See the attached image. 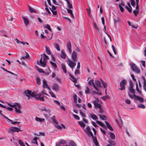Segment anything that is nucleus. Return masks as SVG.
<instances>
[{"label": "nucleus", "instance_id": "1", "mask_svg": "<svg viewBox=\"0 0 146 146\" xmlns=\"http://www.w3.org/2000/svg\"><path fill=\"white\" fill-rule=\"evenodd\" d=\"M86 133L88 135H91L93 138V141L96 146H100L97 139L96 137H94L93 133L90 131V127H86L84 130Z\"/></svg>", "mask_w": 146, "mask_h": 146}, {"label": "nucleus", "instance_id": "2", "mask_svg": "<svg viewBox=\"0 0 146 146\" xmlns=\"http://www.w3.org/2000/svg\"><path fill=\"white\" fill-rule=\"evenodd\" d=\"M11 107L14 108L15 109V111L17 113H22L21 109L22 108V106L17 103H15L13 104H8Z\"/></svg>", "mask_w": 146, "mask_h": 146}, {"label": "nucleus", "instance_id": "3", "mask_svg": "<svg viewBox=\"0 0 146 146\" xmlns=\"http://www.w3.org/2000/svg\"><path fill=\"white\" fill-rule=\"evenodd\" d=\"M44 56H43L42 55H41V58L39 60V62H38V64L41 65L43 67H45L46 65V59H48L49 58L48 56L45 54H43Z\"/></svg>", "mask_w": 146, "mask_h": 146}, {"label": "nucleus", "instance_id": "4", "mask_svg": "<svg viewBox=\"0 0 146 146\" xmlns=\"http://www.w3.org/2000/svg\"><path fill=\"white\" fill-rule=\"evenodd\" d=\"M129 91L128 94L129 97L133 99L136 96L135 94V90L133 88L132 85L130 84L129 87L128 89Z\"/></svg>", "mask_w": 146, "mask_h": 146}, {"label": "nucleus", "instance_id": "5", "mask_svg": "<svg viewBox=\"0 0 146 146\" xmlns=\"http://www.w3.org/2000/svg\"><path fill=\"white\" fill-rule=\"evenodd\" d=\"M133 70L137 73H139L140 72L139 68H138L136 65L134 63H131L130 64Z\"/></svg>", "mask_w": 146, "mask_h": 146}, {"label": "nucleus", "instance_id": "6", "mask_svg": "<svg viewBox=\"0 0 146 146\" xmlns=\"http://www.w3.org/2000/svg\"><path fill=\"white\" fill-rule=\"evenodd\" d=\"M67 61L69 66L72 69V70H73V69L76 65V63L72 61L70 59H68Z\"/></svg>", "mask_w": 146, "mask_h": 146}, {"label": "nucleus", "instance_id": "7", "mask_svg": "<svg viewBox=\"0 0 146 146\" xmlns=\"http://www.w3.org/2000/svg\"><path fill=\"white\" fill-rule=\"evenodd\" d=\"M22 131V130H21L18 128L13 127H12L11 129H9V132L11 133L15 132H18L19 131Z\"/></svg>", "mask_w": 146, "mask_h": 146}, {"label": "nucleus", "instance_id": "8", "mask_svg": "<svg viewBox=\"0 0 146 146\" xmlns=\"http://www.w3.org/2000/svg\"><path fill=\"white\" fill-rule=\"evenodd\" d=\"M126 81L125 80H123L120 83V85L121 87L120 90H123L125 89V86L126 85Z\"/></svg>", "mask_w": 146, "mask_h": 146}, {"label": "nucleus", "instance_id": "9", "mask_svg": "<svg viewBox=\"0 0 146 146\" xmlns=\"http://www.w3.org/2000/svg\"><path fill=\"white\" fill-rule=\"evenodd\" d=\"M25 93L26 96L28 97V99H29L30 96L33 97L35 95V94H34V92L31 93V91L28 90L25 91Z\"/></svg>", "mask_w": 146, "mask_h": 146}, {"label": "nucleus", "instance_id": "10", "mask_svg": "<svg viewBox=\"0 0 146 146\" xmlns=\"http://www.w3.org/2000/svg\"><path fill=\"white\" fill-rule=\"evenodd\" d=\"M88 84L91 86H93L94 88H95V90L97 91H99V90L97 87L95 86V85L94 83V80L93 79H92L89 81L88 82Z\"/></svg>", "mask_w": 146, "mask_h": 146}, {"label": "nucleus", "instance_id": "11", "mask_svg": "<svg viewBox=\"0 0 146 146\" xmlns=\"http://www.w3.org/2000/svg\"><path fill=\"white\" fill-rule=\"evenodd\" d=\"M66 46L67 48L69 51V54H71L72 52V45L70 42L69 41L66 44Z\"/></svg>", "mask_w": 146, "mask_h": 146}, {"label": "nucleus", "instance_id": "12", "mask_svg": "<svg viewBox=\"0 0 146 146\" xmlns=\"http://www.w3.org/2000/svg\"><path fill=\"white\" fill-rule=\"evenodd\" d=\"M43 87L44 88H46L49 91L51 90V89L49 87L48 85L47 84V81L45 80H43Z\"/></svg>", "mask_w": 146, "mask_h": 146}, {"label": "nucleus", "instance_id": "13", "mask_svg": "<svg viewBox=\"0 0 146 146\" xmlns=\"http://www.w3.org/2000/svg\"><path fill=\"white\" fill-rule=\"evenodd\" d=\"M1 115H2V116H3L4 117L5 119H6V120H7V121H11V123L13 124H14L15 123H19L20 122H17V121H14L13 122V121H12V120L9 119V118H8L7 117H6V116H5L2 113H1Z\"/></svg>", "mask_w": 146, "mask_h": 146}, {"label": "nucleus", "instance_id": "14", "mask_svg": "<svg viewBox=\"0 0 146 146\" xmlns=\"http://www.w3.org/2000/svg\"><path fill=\"white\" fill-rule=\"evenodd\" d=\"M52 89L56 91H58L59 89V87L58 85L56 84H54L52 86Z\"/></svg>", "mask_w": 146, "mask_h": 146}, {"label": "nucleus", "instance_id": "15", "mask_svg": "<svg viewBox=\"0 0 146 146\" xmlns=\"http://www.w3.org/2000/svg\"><path fill=\"white\" fill-rule=\"evenodd\" d=\"M77 56V53L75 51H74L72 54V60L74 61H76Z\"/></svg>", "mask_w": 146, "mask_h": 146}, {"label": "nucleus", "instance_id": "16", "mask_svg": "<svg viewBox=\"0 0 146 146\" xmlns=\"http://www.w3.org/2000/svg\"><path fill=\"white\" fill-rule=\"evenodd\" d=\"M40 110L41 111H44L48 113H50L51 112L50 109L48 108H46L45 106L42 107L40 109Z\"/></svg>", "mask_w": 146, "mask_h": 146}, {"label": "nucleus", "instance_id": "17", "mask_svg": "<svg viewBox=\"0 0 146 146\" xmlns=\"http://www.w3.org/2000/svg\"><path fill=\"white\" fill-rule=\"evenodd\" d=\"M22 18H23L24 24L25 26H27L29 24V21L28 19L25 17L24 16H23L22 17Z\"/></svg>", "mask_w": 146, "mask_h": 146}, {"label": "nucleus", "instance_id": "18", "mask_svg": "<svg viewBox=\"0 0 146 146\" xmlns=\"http://www.w3.org/2000/svg\"><path fill=\"white\" fill-rule=\"evenodd\" d=\"M134 99L135 100H138L139 102L141 103H143L144 101L143 99V98L138 97L136 96H135L134 97Z\"/></svg>", "mask_w": 146, "mask_h": 146}, {"label": "nucleus", "instance_id": "19", "mask_svg": "<svg viewBox=\"0 0 146 146\" xmlns=\"http://www.w3.org/2000/svg\"><path fill=\"white\" fill-rule=\"evenodd\" d=\"M35 119L36 121L40 122H42L45 120L44 118H41L36 116L35 117Z\"/></svg>", "mask_w": 146, "mask_h": 146}, {"label": "nucleus", "instance_id": "20", "mask_svg": "<svg viewBox=\"0 0 146 146\" xmlns=\"http://www.w3.org/2000/svg\"><path fill=\"white\" fill-rule=\"evenodd\" d=\"M85 92L86 94H90L91 92V90L90 88L88 86H87L85 90Z\"/></svg>", "mask_w": 146, "mask_h": 146}, {"label": "nucleus", "instance_id": "21", "mask_svg": "<svg viewBox=\"0 0 146 146\" xmlns=\"http://www.w3.org/2000/svg\"><path fill=\"white\" fill-rule=\"evenodd\" d=\"M119 6L121 11L122 12H123L124 11V9L123 7H125L124 4L123 3H120L119 5Z\"/></svg>", "mask_w": 146, "mask_h": 146}, {"label": "nucleus", "instance_id": "22", "mask_svg": "<svg viewBox=\"0 0 146 146\" xmlns=\"http://www.w3.org/2000/svg\"><path fill=\"white\" fill-rule=\"evenodd\" d=\"M60 57L61 58L63 59H65L66 58V55L64 52V50H62L61 51V55Z\"/></svg>", "mask_w": 146, "mask_h": 146}, {"label": "nucleus", "instance_id": "23", "mask_svg": "<svg viewBox=\"0 0 146 146\" xmlns=\"http://www.w3.org/2000/svg\"><path fill=\"white\" fill-rule=\"evenodd\" d=\"M127 5L129 7H128L127 5H126L125 6V8L126 9L129 13H130L131 11L132 8L129 3H128Z\"/></svg>", "mask_w": 146, "mask_h": 146}, {"label": "nucleus", "instance_id": "24", "mask_svg": "<svg viewBox=\"0 0 146 146\" xmlns=\"http://www.w3.org/2000/svg\"><path fill=\"white\" fill-rule=\"evenodd\" d=\"M34 94H35V95L33 96V97H35V98L37 99H38L39 98H40V96H41V93H39L38 94L36 95V93L35 92H34Z\"/></svg>", "mask_w": 146, "mask_h": 146}, {"label": "nucleus", "instance_id": "25", "mask_svg": "<svg viewBox=\"0 0 146 146\" xmlns=\"http://www.w3.org/2000/svg\"><path fill=\"white\" fill-rule=\"evenodd\" d=\"M101 81L102 82V84L104 88H105V92L106 94V91L107 90V83L103 81L101 79Z\"/></svg>", "mask_w": 146, "mask_h": 146}, {"label": "nucleus", "instance_id": "26", "mask_svg": "<svg viewBox=\"0 0 146 146\" xmlns=\"http://www.w3.org/2000/svg\"><path fill=\"white\" fill-rule=\"evenodd\" d=\"M95 29L99 32H100V29L98 26V24L95 22H94L93 23Z\"/></svg>", "mask_w": 146, "mask_h": 146}, {"label": "nucleus", "instance_id": "27", "mask_svg": "<svg viewBox=\"0 0 146 146\" xmlns=\"http://www.w3.org/2000/svg\"><path fill=\"white\" fill-rule=\"evenodd\" d=\"M94 84L97 87H100L101 86V82L98 80H96L95 81Z\"/></svg>", "mask_w": 146, "mask_h": 146}, {"label": "nucleus", "instance_id": "28", "mask_svg": "<svg viewBox=\"0 0 146 146\" xmlns=\"http://www.w3.org/2000/svg\"><path fill=\"white\" fill-rule=\"evenodd\" d=\"M61 66L64 72L65 73H66L67 72V71L66 69V66L64 64L62 63L61 64Z\"/></svg>", "mask_w": 146, "mask_h": 146}, {"label": "nucleus", "instance_id": "29", "mask_svg": "<svg viewBox=\"0 0 146 146\" xmlns=\"http://www.w3.org/2000/svg\"><path fill=\"white\" fill-rule=\"evenodd\" d=\"M110 137L112 139H115V134L111 132L109 133Z\"/></svg>", "mask_w": 146, "mask_h": 146}, {"label": "nucleus", "instance_id": "30", "mask_svg": "<svg viewBox=\"0 0 146 146\" xmlns=\"http://www.w3.org/2000/svg\"><path fill=\"white\" fill-rule=\"evenodd\" d=\"M105 122L106 125L107 127L111 131H113V129L107 121H105Z\"/></svg>", "mask_w": 146, "mask_h": 146}, {"label": "nucleus", "instance_id": "31", "mask_svg": "<svg viewBox=\"0 0 146 146\" xmlns=\"http://www.w3.org/2000/svg\"><path fill=\"white\" fill-rule=\"evenodd\" d=\"M91 117L93 119L96 120H97L98 118L97 116L94 113H92L90 115Z\"/></svg>", "mask_w": 146, "mask_h": 146}, {"label": "nucleus", "instance_id": "32", "mask_svg": "<svg viewBox=\"0 0 146 146\" xmlns=\"http://www.w3.org/2000/svg\"><path fill=\"white\" fill-rule=\"evenodd\" d=\"M44 29H47L49 30L51 32H52V30L50 28V26L48 24L45 25L44 26Z\"/></svg>", "mask_w": 146, "mask_h": 146}, {"label": "nucleus", "instance_id": "33", "mask_svg": "<svg viewBox=\"0 0 146 146\" xmlns=\"http://www.w3.org/2000/svg\"><path fill=\"white\" fill-rule=\"evenodd\" d=\"M45 50L47 54L48 55H50L51 54V53L49 48L46 46H45Z\"/></svg>", "mask_w": 146, "mask_h": 146}, {"label": "nucleus", "instance_id": "34", "mask_svg": "<svg viewBox=\"0 0 146 146\" xmlns=\"http://www.w3.org/2000/svg\"><path fill=\"white\" fill-rule=\"evenodd\" d=\"M69 76L71 77V80L74 82H75L76 81V79L72 76L71 75V74H70L69 72H68Z\"/></svg>", "mask_w": 146, "mask_h": 146}, {"label": "nucleus", "instance_id": "35", "mask_svg": "<svg viewBox=\"0 0 146 146\" xmlns=\"http://www.w3.org/2000/svg\"><path fill=\"white\" fill-rule=\"evenodd\" d=\"M139 8H137V6H136V9L133 11V13L135 16H137L139 13Z\"/></svg>", "mask_w": 146, "mask_h": 146}, {"label": "nucleus", "instance_id": "36", "mask_svg": "<svg viewBox=\"0 0 146 146\" xmlns=\"http://www.w3.org/2000/svg\"><path fill=\"white\" fill-rule=\"evenodd\" d=\"M108 142L110 143L111 145L113 146L115 145L116 144L115 141L111 139H109L108 140Z\"/></svg>", "mask_w": 146, "mask_h": 146}, {"label": "nucleus", "instance_id": "37", "mask_svg": "<svg viewBox=\"0 0 146 146\" xmlns=\"http://www.w3.org/2000/svg\"><path fill=\"white\" fill-rule=\"evenodd\" d=\"M137 107L139 108L144 109L145 108V106L142 104H139L137 105Z\"/></svg>", "mask_w": 146, "mask_h": 146}, {"label": "nucleus", "instance_id": "38", "mask_svg": "<svg viewBox=\"0 0 146 146\" xmlns=\"http://www.w3.org/2000/svg\"><path fill=\"white\" fill-rule=\"evenodd\" d=\"M55 48L58 51H60V48L59 44L57 43H55L54 45Z\"/></svg>", "mask_w": 146, "mask_h": 146}, {"label": "nucleus", "instance_id": "39", "mask_svg": "<svg viewBox=\"0 0 146 146\" xmlns=\"http://www.w3.org/2000/svg\"><path fill=\"white\" fill-rule=\"evenodd\" d=\"M29 7V10L31 13H32L33 12H36V10L32 8L31 7L29 6H28Z\"/></svg>", "mask_w": 146, "mask_h": 146}, {"label": "nucleus", "instance_id": "40", "mask_svg": "<svg viewBox=\"0 0 146 146\" xmlns=\"http://www.w3.org/2000/svg\"><path fill=\"white\" fill-rule=\"evenodd\" d=\"M69 145L71 146H76V143L73 141H71L69 143Z\"/></svg>", "mask_w": 146, "mask_h": 146}, {"label": "nucleus", "instance_id": "41", "mask_svg": "<svg viewBox=\"0 0 146 146\" xmlns=\"http://www.w3.org/2000/svg\"><path fill=\"white\" fill-rule=\"evenodd\" d=\"M78 123L81 127H82L83 128L85 127V125L82 122L79 121L78 122Z\"/></svg>", "mask_w": 146, "mask_h": 146}, {"label": "nucleus", "instance_id": "42", "mask_svg": "<svg viewBox=\"0 0 146 146\" xmlns=\"http://www.w3.org/2000/svg\"><path fill=\"white\" fill-rule=\"evenodd\" d=\"M50 62L51 64V65L54 67L55 68H57L56 65L55 63L51 61H50Z\"/></svg>", "mask_w": 146, "mask_h": 146}, {"label": "nucleus", "instance_id": "43", "mask_svg": "<svg viewBox=\"0 0 146 146\" xmlns=\"http://www.w3.org/2000/svg\"><path fill=\"white\" fill-rule=\"evenodd\" d=\"M142 78L143 84V87L146 86V80L145 77L144 76H142Z\"/></svg>", "mask_w": 146, "mask_h": 146}, {"label": "nucleus", "instance_id": "44", "mask_svg": "<svg viewBox=\"0 0 146 146\" xmlns=\"http://www.w3.org/2000/svg\"><path fill=\"white\" fill-rule=\"evenodd\" d=\"M99 102V100L98 98H96L95 99V100L93 102V104L94 105H96V104H98Z\"/></svg>", "mask_w": 146, "mask_h": 146}, {"label": "nucleus", "instance_id": "45", "mask_svg": "<svg viewBox=\"0 0 146 146\" xmlns=\"http://www.w3.org/2000/svg\"><path fill=\"white\" fill-rule=\"evenodd\" d=\"M1 33L2 34H3V36L5 37H6L7 38H9V36L7 34H5V31H3L1 32Z\"/></svg>", "mask_w": 146, "mask_h": 146}, {"label": "nucleus", "instance_id": "46", "mask_svg": "<svg viewBox=\"0 0 146 146\" xmlns=\"http://www.w3.org/2000/svg\"><path fill=\"white\" fill-rule=\"evenodd\" d=\"M96 122L98 124L101 126V127H103L104 125L101 122L98 120H96Z\"/></svg>", "mask_w": 146, "mask_h": 146}, {"label": "nucleus", "instance_id": "47", "mask_svg": "<svg viewBox=\"0 0 146 146\" xmlns=\"http://www.w3.org/2000/svg\"><path fill=\"white\" fill-rule=\"evenodd\" d=\"M99 117L101 119L103 120H105L106 119V116L104 115L102 116L100 115Z\"/></svg>", "mask_w": 146, "mask_h": 146}, {"label": "nucleus", "instance_id": "48", "mask_svg": "<svg viewBox=\"0 0 146 146\" xmlns=\"http://www.w3.org/2000/svg\"><path fill=\"white\" fill-rule=\"evenodd\" d=\"M18 142L21 146H25V144L21 140H19Z\"/></svg>", "mask_w": 146, "mask_h": 146}, {"label": "nucleus", "instance_id": "49", "mask_svg": "<svg viewBox=\"0 0 146 146\" xmlns=\"http://www.w3.org/2000/svg\"><path fill=\"white\" fill-rule=\"evenodd\" d=\"M136 90L137 92L139 93V94H141V92L139 90L138 86V84L137 83H136Z\"/></svg>", "mask_w": 146, "mask_h": 146}, {"label": "nucleus", "instance_id": "50", "mask_svg": "<svg viewBox=\"0 0 146 146\" xmlns=\"http://www.w3.org/2000/svg\"><path fill=\"white\" fill-rule=\"evenodd\" d=\"M37 138H34L33 139V141H32V143L36 144L37 145H38V143L37 142Z\"/></svg>", "mask_w": 146, "mask_h": 146}, {"label": "nucleus", "instance_id": "51", "mask_svg": "<svg viewBox=\"0 0 146 146\" xmlns=\"http://www.w3.org/2000/svg\"><path fill=\"white\" fill-rule=\"evenodd\" d=\"M88 11V15L89 17H91V15H90V13H91V9H90V8L89 7V9H86Z\"/></svg>", "mask_w": 146, "mask_h": 146}, {"label": "nucleus", "instance_id": "52", "mask_svg": "<svg viewBox=\"0 0 146 146\" xmlns=\"http://www.w3.org/2000/svg\"><path fill=\"white\" fill-rule=\"evenodd\" d=\"M52 13H53V15L55 16V17H57L58 15H57V12L56 10L52 11Z\"/></svg>", "mask_w": 146, "mask_h": 146}, {"label": "nucleus", "instance_id": "53", "mask_svg": "<svg viewBox=\"0 0 146 146\" xmlns=\"http://www.w3.org/2000/svg\"><path fill=\"white\" fill-rule=\"evenodd\" d=\"M59 143H60L65 144L66 143V142L63 139H61L59 141Z\"/></svg>", "mask_w": 146, "mask_h": 146}, {"label": "nucleus", "instance_id": "54", "mask_svg": "<svg viewBox=\"0 0 146 146\" xmlns=\"http://www.w3.org/2000/svg\"><path fill=\"white\" fill-rule=\"evenodd\" d=\"M36 82L38 85L40 84V79L39 78L37 77L36 78Z\"/></svg>", "mask_w": 146, "mask_h": 146}, {"label": "nucleus", "instance_id": "55", "mask_svg": "<svg viewBox=\"0 0 146 146\" xmlns=\"http://www.w3.org/2000/svg\"><path fill=\"white\" fill-rule=\"evenodd\" d=\"M130 1L132 6L135 7V4L134 0H130Z\"/></svg>", "mask_w": 146, "mask_h": 146}, {"label": "nucleus", "instance_id": "56", "mask_svg": "<svg viewBox=\"0 0 146 146\" xmlns=\"http://www.w3.org/2000/svg\"><path fill=\"white\" fill-rule=\"evenodd\" d=\"M94 105L95 106V107L97 108H99L101 107V105L98 103L96 104V105L95 104Z\"/></svg>", "mask_w": 146, "mask_h": 146}, {"label": "nucleus", "instance_id": "57", "mask_svg": "<svg viewBox=\"0 0 146 146\" xmlns=\"http://www.w3.org/2000/svg\"><path fill=\"white\" fill-rule=\"evenodd\" d=\"M125 102L128 104H131V101L128 99H126L125 100Z\"/></svg>", "mask_w": 146, "mask_h": 146}, {"label": "nucleus", "instance_id": "58", "mask_svg": "<svg viewBox=\"0 0 146 146\" xmlns=\"http://www.w3.org/2000/svg\"><path fill=\"white\" fill-rule=\"evenodd\" d=\"M68 7L69 9H72V6L71 4L70 3V2H68L67 3Z\"/></svg>", "mask_w": 146, "mask_h": 146}, {"label": "nucleus", "instance_id": "59", "mask_svg": "<svg viewBox=\"0 0 146 146\" xmlns=\"http://www.w3.org/2000/svg\"><path fill=\"white\" fill-rule=\"evenodd\" d=\"M73 115L75 118L77 119V120H78L80 119L78 115L73 114Z\"/></svg>", "mask_w": 146, "mask_h": 146}, {"label": "nucleus", "instance_id": "60", "mask_svg": "<svg viewBox=\"0 0 146 146\" xmlns=\"http://www.w3.org/2000/svg\"><path fill=\"white\" fill-rule=\"evenodd\" d=\"M74 102L76 103L77 101V96L76 95H74L73 97Z\"/></svg>", "mask_w": 146, "mask_h": 146}, {"label": "nucleus", "instance_id": "61", "mask_svg": "<svg viewBox=\"0 0 146 146\" xmlns=\"http://www.w3.org/2000/svg\"><path fill=\"white\" fill-rule=\"evenodd\" d=\"M51 60L54 62H55L56 61V59L55 57L52 54L51 55Z\"/></svg>", "mask_w": 146, "mask_h": 146}, {"label": "nucleus", "instance_id": "62", "mask_svg": "<svg viewBox=\"0 0 146 146\" xmlns=\"http://www.w3.org/2000/svg\"><path fill=\"white\" fill-rule=\"evenodd\" d=\"M98 92V91H97ZM92 93L94 94H99L100 95H101L102 94L101 93H100L99 92H97L96 91H92Z\"/></svg>", "mask_w": 146, "mask_h": 146}, {"label": "nucleus", "instance_id": "63", "mask_svg": "<svg viewBox=\"0 0 146 146\" xmlns=\"http://www.w3.org/2000/svg\"><path fill=\"white\" fill-rule=\"evenodd\" d=\"M115 54H116V52L115 50V49L114 48V46L113 45H112L111 46Z\"/></svg>", "mask_w": 146, "mask_h": 146}, {"label": "nucleus", "instance_id": "64", "mask_svg": "<svg viewBox=\"0 0 146 146\" xmlns=\"http://www.w3.org/2000/svg\"><path fill=\"white\" fill-rule=\"evenodd\" d=\"M56 7L54 6V5H53L52 6V7L51 9H50L51 10V11L56 10Z\"/></svg>", "mask_w": 146, "mask_h": 146}]
</instances>
